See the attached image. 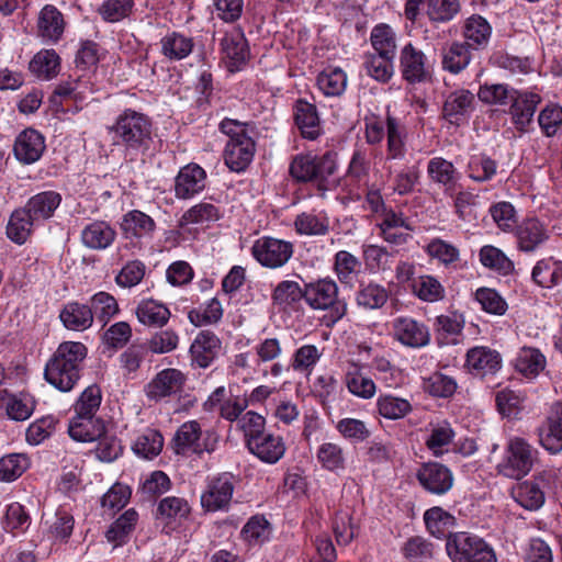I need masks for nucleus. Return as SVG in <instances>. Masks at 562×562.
<instances>
[{
    "label": "nucleus",
    "mask_w": 562,
    "mask_h": 562,
    "mask_svg": "<svg viewBox=\"0 0 562 562\" xmlns=\"http://www.w3.org/2000/svg\"><path fill=\"white\" fill-rule=\"evenodd\" d=\"M463 35L469 46L480 48L488 43L492 26L483 16L471 15L464 22Z\"/></svg>",
    "instance_id": "nucleus-44"
},
{
    "label": "nucleus",
    "mask_w": 562,
    "mask_h": 562,
    "mask_svg": "<svg viewBox=\"0 0 562 562\" xmlns=\"http://www.w3.org/2000/svg\"><path fill=\"white\" fill-rule=\"evenodd\" d=\"M255 150V142L250 136L241 140H228L224 151L225 164L233 171H244L251 162Z\"/></svg>",
    "instance_id": "nucleus-21"
},
{
    "label": "nucleus",
    "mask_w": 562,
    "mask_h": 562,
    "mask_svg": "<svg viewBox=\"0 0 562 562\" xmlns=\"http://www.w3.org/2000/svg\"><path fill=\"white\" fill-rule=\"evenodd\" d=\"M66 22L63 13L53 4L44 5L37 16V36L46 44H56L63 37Z\"/></svg>",
    "instance_id": "nucleus-14"
},
{
    "label": "nucleus",
    "mask_w": 562,
    "mask_h": 562,
    "mask_svg": "<svg viewBox=\"0 0 562 562\" xmlns=\"http://www.w3.org/2000/svg\"><path fill=\"white\" fill-rule=\"evenodd\" d=\"M114 142L125 148L126 153H137L148 147L151 139V121L147 115L133 109L120 113L110 127Z\"/></svg>",
    "instance_id": "nucleus-2"
},
{
    "label": "nucleus",
    "mask_w": 562,
    "mask_h": 562,
    "mask_svg": "<svg viewBox=\"0 0 562 562\" xmlns=\"http://www.w3.org/2000/svg\"><path fill=\"white\" fill-rule=\"evenodd\" d=\"M138 514L135 509H127L122 514L108 529L105 537L113 547H119L128 540L130 535L135 528Z\"/></svg>",
    "instance_id": "nucleus-45"
},
{
    "label": "nucleus",
    "mask_w": 562,
    "mask_h": 562,
    "mask_svg": "<svg viewBox=\"0 0 562 562\" xmlns=\"http://www.w3.org/2000/svg\"><path fill=\"white\" fill-rule=\"evenodd\" d=\"M87 355L88 349L80 341L59 344L45 364L46 382L60 392L71 391L80 379L81 363Z\"/></svg>",
    "instance_id": "nucleus-1"
},
{
    "label": "nucleus",
    "mask_w": 562,
    "mask_h": 562,
    "mask_svg": "<svg viewBox=\"0 0 562 562\" xmlns=\"http://www.w3.org/2000/svg\"><path fill=\"white\" fill-rule=\"evenodd\" d=\"M403 79L411 86L422 82V52L411 43L406 44L400 56Z\"/></svg>",
    "instance_id": "nucleus-40"
},
{
    "label": "nucleus",
    "mask_w": 562,
    "mask_h": 562,
    "mask_svg": "<svg viewBox=\"0 0 562 562\" xmlns=\"http://www.w3.org/2000/svg\"><path fill=\"white\" fill-rule=\"evenodd\" d=\"M541 98L533 92H519L516 90L515 98L510 103V114L514 124L520 131H525L531 123L537 105Z\"/></svg>",
    "instance_id": "nucleus-23"
},
{
    "label": "nucleus",
    "mask_w": 562,
    "mask_h": 562,
    "mask_svg": "<svg viewBox=\"0 0 562 562\" xmlns=\"http://www.w3.org/2000/svg\"><path fill=\"white\" fill-rule=\"evenodd\" d=\"M234 483L228 474H221L207 481L201 494V506L204 510L215 513L227 510L233 498Z\"/></svg>",
    "instance_id": "nucleus-10"
},
{
    "label": "nucleus",
    "mask_w": 562,
    "mask_h": 562,
    "mask_svg": "<svg viewBox=\"0 0 562 562\" xmlns=\"http://www.w3.org/2000/svg\"><path fill=\"white\" fill-rule=\"evenodd\" d=\"M36 221L25 207L16 209L9 217L5 233L8 238L16 245H23L33 233Z\"/></svg>",
    "instance_id": "nucleus-29"
},
{
    "label": "nucleus",
    "mask_w": 562,
    "mask_h": 562,
    "mask_svg": "<svg viewBox=\"0 0 562 562\" xmlns=\"http://www.w3.org/2000/svg\"><path fill=\"white\" fill-rule=\"evenodd\" d=\"M30 467V460L23 453H10L0 459V481L13 482Z\"/></svg>",
    "instance_id": "nucleus-61"
},
{
    "label": "nucleus",
    "mask_w": 562,
    "mask_h": 562,
    "mask_svg": "<svg viewBox=\"0 0 562 562\" xmlns=\"http://www.w3.org/2000/svg\"><path fill=\"white\" fill-rule=\"evenodd\" d=\"M223 316V307L221 302L213 297L189 312V321L195 326L217 323Z\"/></svg>",
    "instance_id": "nucleus-63"
},
{
    "label": "nucleus",
    "mask_w": 562,
    "mask_h": 562,
    "mask_svg": "<svg viewBox=\"0 0 562 562\" xmlns=\"http://www.w3.org/2000/svg\"><path fill=\"white\" fill-rule=\"evenodd\" d=\"M546 363V357L532 347H522L515 359L516 370L527 379H535L544 370Z\"/></svg>",
    "instance_id": "nucleus-38"
},
{
    "label": "nucleus",
    "mask_w": 562,
    "mask_h": 562,
    "mask_svg": "<svg viewBox=\"0 0 562 562\" xmlns=\"http://www.w3.org/2000/svg\"><path fill=\"white\" fill-rule=\"evenodd\" d=\"M221 45L225 58L229 60L231 70L238 69L249 57L247 41L240 32L226 34Z\"/></svg>",
    "instance_id": "nucleus-35"
},
{
    "label": "nucleus",
    "mask_w": 562,
    "mask_h": 562,
    "mask_svg": "<svg viewBox=\"0 0 562 562\" xmlns=\"http://www.w3.org/2000/svg\"><path fill=\"white\" fill-rule=\"evenodd\" d=\"M540 445L550 453L562 451V402L554 403L538 429Z\"/></svg>",
    "instance_id": "nucleus-13"
},
{
    "label": "nucleus",
    "mask_w": 562,
    "mask_h": 562,
    "mask_svg": "<svg viewBox=\"0 0 562 562\" xmlns=\"http://www.w3.org/2000/svg\"><path fill=\"white\" fill-rule=\"evenodd\" d=\"M532 279L543 288L562 282V261L553 257L539 260L532 269Z\"/></svg>",
    "instance_id": "nucleus-43"
},
{
    "label": "nucleus",
    "mask_w": 562,
    "mask_h": 562,
    "mask_svg": "<svg viewBox=\"0 0 562 562\" xmlns=\"http://www.w3.org/2000/svg\"><path fill=\"white\" fill-rule=\"evenodd\" d=\"M316 458L318 463L327 471L339 472L345 469V452L337 443H322L317 449Z\"/></svg>",
    "instance_id": "nucleus-56"
},
{
    "label": "nucleus",
    "mask_w": 562,
    "mask_h": 562,
    "mask_svg": "<svg viewBox=\"0 0 562 562\" xmlns=\"http://www.w3.org/2000/svg\"><path fill=\"white\" fill-rule=\"evenodd\" d=\"M370 42L375 54L382 56L395 57L396 53V33L385 23L376 24L370 33Z\"/></svg>",
    "instance_id": "nucleus-50"
},
{
    "label": "nucleus",
    "mask_w": 562,
    "mask_h": 562,
    "mask_svg": "<svg viewBox=\"0 0 562 562\" xmlns=\"http://www.w3.org/2000/svg\"><path fill=\"white\" fill-rule=\"evenodd\" d=\"M193 46L192 37L176 31L168 32L160 40V52L170 61L184 59L192 53Z\"/></svg>",
    "instance_id": "nucleus-30"
},
{
    "label": "nucleus",
    "mask_w": 562,
    "mask_h": 562,
    "mask_svg": "<svg viewBox=\"0 0 562 562\" xmlns=\"http://www.w3.org/2000/svg\"><path fill=\"white\" fill-rule=\"evenodd\" d=\"M218 442V436L212 430L203 431L196 420L183 423L173 436V446L177 454L215 451Z\"/></svg>",
    "instance_id": "nucleus-5"
},
{
    "label": "nucleus",
    "mask_w": 562,
    "mask_h": 562,
    "mask_svg": "<svg viewBox=\"0 0 562 562\" xmlns=\"http://www.w3.org/2000/svg\"><path fill=\"white\" fill-rule=\"evenodd\" d=\"M463 328L464 318L457 312L439 315L434 323L435 337L441 346L459 344Z\"/></svg>",
    "instance_id": "nucleus-22"
},
{
    "label": "nucleus",
    "mask_w": 562,
    "mask_h": 562,
    "mask_svg": "<svg viewBox=\"0 0 562 562\" xmlns=\"http://www.w3.org/2000/svg\"><path fill=\"white\" fill-rule=\"evenodd\" d=\"M364 366L355 359H348L342 368L344 383L350 394L362 400H371L376 394L375 382L363 374Z\"/></svg>",
    "instance_id": "nucleus-12"
},
{
    "label": "nucleus",
    "mask_w": 562,
    "mask_h": 562,
    "mask_svg": "<svg viewBox=\"0 0 562 562\" xmlns=\"http://www.w3.org/2000/svg\"><path fill=\"white\" fill-rule=\"evenodd\" d=\"M206 172L196 164L182 167L175 179V195L188 200L199 194L205 188Z\"/></svg>",
    "instance_id": "nucleus-16"
},
{
    "label": "nucleus",
    "mask_w": 562,
    "mask_h": 562,
    "mask_svg": "<svg viewBox=\"0 0 562 562\" xmlns=\"http://www.w3.org/2000/svg\"><path fill=\"white\" fill-rule=\"evenodd\" d=\"M295 123L304 138L316 139L322 132L316 106L305 100H297L294 108Z\"/></svg>",
    "instance_id": "nucleus-27"
},
{
    "label": "nucleus",
    "mask_w": 562,
    "mask_h": 562,
    "mask_svg": "<svg viewBox=\"0 0 562 562\" xmlns=\"http://www.w3.org/2000/svg\"><path fill=\"white\" fill-rule=\"evenodd\" d=\"M246 447L252 456L267 464H276L286 451L284 439L267 431L252 439Z\"/></svg>",
    "instance_id": "nucleus-15"
},
{
    "label": "nucleus",
    "mask_w": 562,
    "mask_h": 562,
    "mask_svg": "<svg viewBox=\"0 0 562 562\" xmlns=\"http://www.w3.org/2000/svg\"><path fill=\"white\" fill-rule=\"evenodd\" d=\"M134 8L135 0H104L98 13L105 22L117 23L130 18Z\"/></svg>",
    "instance_id": "nucleus-59"
},
{
    "label": "nucleus",
    "mask_w": 562,
    "mask_h": 562,
    "mask_svg": "<svg viewBox=\"0 0 562 562\" xmlns=\"http://www.w3.org/2000/svg\"><path fill=\"white\" fill-rule=\"evenodd\" d=\"M330 221L326 212H302L294 220V228L299 235L323 236L329 232Z\"/></svg>",
    "instance_id": "nucleus-34"
},
{
    "label": "nucleus",
    "mask_w": 562,
    "mask_h": 562,
    "mask_svg": "<svg viewBox=\"0 0 562 562\" xmlns=\"http://www.w3.org/2000/svg\"><path fill=\"white\" fill-rule=\"evenodd\" d=\"M190 513L191 506L184 497L167 496L157 506V518L167 525L187 519Z\"/></svg>",
    "instance_id": "nucleus-36"
},
{
    "label": "nucleus",
    "mask_w": 562,
    "mask_h": 562,
    "mask_svg": "<svg viewBox=\"0 0 562 562\" xmlns=\"http://www.w3.org/2000/svg\"><path fill=\"white\" fill-rule=\"evenodd\" d=\"M121 227L127 235L146 237L153 235L156 229V223L146 213L133 210L123 216Z\"/></svg>",
    "instance_id": "nucleus-46"
},
{
    "label": "nucleus",
    "mask_w": 562,
    "mask_h": 562,
    "mask_svg": "<svg viewBox=\"0 0 562 562\" xmlns=\"http://www.w3.org/2000/svg\"><path fill=\"white\" fill-rule=\"evenodd\" d=\"M446 551L451 562H497V554L484 538L458 531L449 533Z\"/></svg>",
    "instance_id": "nucleus-3"
},
{
    "label": "nucleus",
    "mask_w": 562,
    "mask_h": 562,
    "mask_svg": "<svg viewBox=\"0 0 562 562\" xmlns=\"http://www.w3.org/2000/svg\"><path fill=\"white\" fill-rule=\"evenodd\" d=\"M394 337L404 346L418 348L422 346L419 324L409 317H398L393 322Z\"/></svg>",
    "instance_id": "nucleus-53"
},
{
    "label": "nucleus",
    "mask_w": 562,
    "mask_h": 562,
    "mask_svg": "<svg viewBox=\"0 0 562 562\" xmlns=\"http://www.w3.org/2000/svg\"><path fill=\"white\" fill-rule=\"evenodd\" d=\"M138 322L149 327H162L170 318L169 308L153 299L142 300L135 310Z\"/></svg>",
    "instance_id": "nucleus-32"
},
{
    "label": "nucleus",
    "mask_w": 562,
    "mask_h": 562,
    "mask_svg": "<svg viewBox=\"0 0 562 562\" xmlns=\"http://www.w3.org/2000/svg\"><path fill=\"white\" fill-rule=\"evenodd\" d=\"M474 95L469 90L460 89L452 92L446 100L443 112L445 115L457 121L459 115H465L473 105Z\"/></svg>",
    "instance_id": "nucleus-60"
},
{
    "label": "nucleus",
    "mask_w": 562,
    "mask_h": 562,
    "mask_svg": "<svg viewBox=\"0 0 562 562\" xmlns=\"http://www.w3.org/2000/svg\"><path fill=\"white\" fill-rule=\"evenodd\" d=\"M187 375L179 369L168 368L159 371L145 386L149 401L159 402L182 392Z\"/></svg>",
    "instance_id": "nucleus-9"
},
{
    "label": "nucleus",
    "mask_w": 562,
    "mask_h": 562,
    "mask_svg": "<svg viewBox=\"0 0 562 562\" xmlns=\"http://www.w3.org/2000/svg\"><path fill=\"white\" fill-rule=\"evenodd\" d=\"M304 299V289L296 281L283 280L276 286L272 301L276 305L286 308Z\"/></svg>",
    "instance_id": "nucleus-64"
},
{
    "label": "nucleus",
    "mask_w": 562,
    "mask_h": 562,
    "mask_svg": "<svg viewBox=\"0 0 562 562\" xmlns=\"http://www.w3.org/2000/svg\"><path fill=\"white\" fill-rule=\"evenodd\" d=\"M60 68V58L54 49H42L31 59L30 71L41 79L56 77Z\"/></svg>",
    "instance_id": "nucleus-41"
},
{
    "label": "nucleus",
    "mask_w": 562,
    "mask_h": 562,
    "mask_svg": "<svg viewBox=\"0 0 562 562\" xmlns=\"http://www.w3.org/2000/svg\"><path fill=\"white\" fill-rule=\"evenodd\" d=\"M389 300L387 290L375 282L360 283L356 292V303L363 310L381 308Z\"/></svg>",
    "instance_id": "nucleus-42"
},
{
    "label": "nucleus",
    "mask_w": 562,
    "mask_h": 562,
    "mask_svg": "<svg viewBox=\"0 0 562 562\" xmlns=\"http://www.w3.org/2000/svg\"><path fill=\"white\" fill-rule=\"evenodd\" d=\"M162 447L164 438L161 434L156 429L147 428L136 437L132 449L135 454L150 460L161 452Z\"/></svg>",
    "instance_id": "nucleus-48"
},
{
    "label": "nucleus",
    "mask_w": 562,
    "mask_h": 562,
    "mask_svg": "<svg viewBox=\"0 0 562 562\" xmlns=\"http://www.w3.org/2000/svg\"><path fill=\"white\" fill-rule=\"evenodd\" d=\"M537 450L525 439L512 438L507 446L506 456L498 463L497 470L501 474L510 479H521L532 469Z\"/></svg>",
    "instance_id": "nucleus-6"
},
{
    "label": "nucleus",
    "mask_w": 562,
    "mask_h": 562,
    "mask_svg": "<svg viewBox=\"0 0 562 562\" xmlns=\"http://www.w3.org/2000/svg\"><path fill=\"white\" fill-rule=\"evenodd\" d=\"M69 436L80 442H91L104 434V425L99 418L75 415L68 426Z\"/></svg>",
    "instance_id": "nucleus-31"
},
{
    "label": "nucleus",
    "mask_w": 562,
    "mask_h": 562,
    "mask_svg": "<svg viewBox=\"0 0 562 562\" xmlns=\"http://www.w3.org/2000/svg\"><path fill=\"white\" fill-rule=\"evenodd\" d=\"M60 202L61 196L59 193L55 191H44L32 196L24 207L37 222L52 217Z\"/></svg>",
    "instance_id": "nucleus-37"
},
{
    "label": "nucleus",
    "mask_w": 562,
    "mask_h": 562,
    "mask_svg": "<svg viewBox=\"0 0 562 562\" xmlns=\"http://www.w3.org/2000/svg\"><path fill=\"white\" fill-rule=\"evenodd\" d=\"M46 148L44 136L33 128L22 131L15 138L13 154L23 165L36 162Z\"/></svg>",
    "instance_id": "nucleus-18"
},
{
    "label": "nucleus",
    "mask_w": 562,
    "mask_h": 562,
    "mask_svg": "<svg viewBox=\"0 0 562 562\" xmlns=\"http://www.w3.org/2000/svg\"><path fill=\"white\" fill-rule=\"evenodd\" d=\"M454 436L451 424L446 419H438L429 423L425 443L434 457H441L450 450Z\"/></svg>",
    "instance_id": "nucleus-25"
},
{
    "label": "nucleus",
    "mask_w": 562,
    "mask_h": 562,
    "mask_svg": "<svg viewBox=\"0 0 562 562\" xmlns=\"http://www.w3.org/2000/svg\"><path fill=\"white\" fill-rule=\"evenodd\" d=\"M454 522V517L441 507H432L424 513V524L436 538L446 537Z\"/></svg>",
    "instance_id": "nucleus-52"
},
{
    "label": "nucleus",
    "mask_w": 562,
    "mask_h": 562,
    "mask_svg": "<svg viewBox=\"0 0 562 562\" xmlns=\"http://www.w3.org/2000/svg\"><path fill=\"white\" fill-rule=\"evenodd\" d=\"M516 90L504 83L483 85L477 91L479 99L488 105H507L515 98Z\"/></svg>",
    "instance_id": "nucleus-57"
},
{
    "label": "nucleus",
    "mask_w": 562,
    "mask_h": 562,
    "mask_svg": "<svg viewBox=\"0 0 562 562\" xmlns=\"http://www.w3.org/2000/svg\"><path fill=\"white\" fill-rule=\"evenodd\" d=\"M453 474L446 465L434 462L424 464V488L431 494L442 495L451 490Z\"/></svg>",
    "instance_id": "nucleus-28"
},
{
    "label": "nucleus",
    "mask_w": 562,
    "mask_h": 562,
    "mask_svg": "<svg viewBox=\"0 0 562 562\" xmlns=\"http://www.w3.org/2000/svg\"><path fill=\"white\" fill-rule=\"evenodd\" d=\"M323 356L315 345H303L295 350L291 359V367L301 373H311Z\"/></svg>",
    "instance_id": "nucleus-62"
},
{
    "label": "nucleus",
    "mask_w": 562,
    "mask_h": 562,
    "mask_svg": "<svg viewBox=\"0 0 562 562\" xmlns=\"http://www.w3.org/2000/svg\"><path fill=\"white\" fill-rule=\"evenodd\" d=\"M360 260L347 250H340L334 258V271L342 284L352 285L360 272Z\"/></svg>",
    "instance_id": "nucleus-51"
},
{
    "label": "nucleus",
    "mask_w": 562,
    "mask_h": 562,
    "mask_svg": "<svg viewBox=\"0 0 562 562\" xmlns=\"http://www.w3.org/2000/svg\"><path fill=\"white\" fill-rule=\"evenodd\" d=\"M338 285L330 278L310 282L304 286V300L313 310L330 312L333 322L341 319L347 313V303L338 297Z\"/></svg>",
    "instance_id": "nucleus-4"
},
{
    "label": "nucleus",
    "mask_w": 562,
    "mask_h": 562,
    "mask_svg": "<svg viewBox=\"0 0 562 562\" xmlns=\"http://www.w3.org/2000/svg\"><path fill=\"white\" fill-rule=\"evenodd\" d=\"M378 226L383 239L394 245L404 244L409 237V232L414 229L411 222L393 211L383 213L382 220Z\"/></svg>",
    "instance_id": "nucleus-24"
},
{
    "label": "nucleus",
    "mask_w": 562,
    "mask_h": 562,
    "mask_svg": "<svg viewBox=\"0 0 562 562\" xmlns=\"http://www.w3.org/2000/svg\"><path fill=\"white\" fill-rule=\"evenodd\" d=\"M375 406L379 415L390 420L404 418L412 411L409 401L392 394L379 395Z\"/></svg>",
    "instance_id": "nucleus-49"
},
{
    "label": "nucleus",
    "mask_w": 562,
    "mask_h": 562,
    "mask_svg": "<svg viewBox=\"0 0 562 562\" xmlns=\"http://www.w3.org/2000/svg\"><path fill=\"white\" fill-rule=\"evenodd\" d=\"M294 247L291 241L263 236L258 238L252 247L251 255L262 266L269 269L283 267L293 256Z\"/></svg>",
    "instance_id": "nucleus-7"
},
{
    "label": "nucleus",
    "mask_w": 562,
    "mask_h": 562,
    "mask_svg": "<svg viewBox=\"0 0 562 562\" xmlns=\"http://www.w3.org/2000/svg\"><path fill=\"white\" fill-rule=\"evenodd\" d=\"M517 247L524 252H533L549 239V231L538 218H527L516 227Z\"/></svg>",
    "instance_id": "nucleus-19"
},
{
    "label": "nucleus",
    "mask_w": 562,
    "mask_h": 562,
    "mask_svg": "<svg viewBox=\"0 0 562 562\" xmlns=\"http://www.w3.org/2000/svg\"><path fill=\"white\" fill-rule=\"evenodd\" d=\"M370 162L367 155L357 149L353 151L348 169L339 186L351 199L359 200L369 184Z\"/></svg>",
    "instance_id": "nucleus-8"
},
{
    "label": "nucleus",
    "mask_w": 562,
    "mask_h": 562,
    "mask_svg": "<svg viewBox=\"0 0 562 562\" xmlns=\"http://www.w3.org/2000/svg\"><path fill=\"white\" fill-rule=\"evenodd\" d=\"M4 405L8 416L18 422L30 418L35 408V402L27 393L8 395Z\"/></svg>",
    "instance_id": "nucleus-58"
},
{
    "label": "nucleus",
    "mask_w": 562,
    "mask_h": 562,
    "mask_svg": "<svg viewBox=\"0 0 562 562\" xmlns=\"http://www.w3.org/2000/svg\"><path fill=\"white\" fill-rule=\"evenodd\" d=\"M347 74L339 67H328L317 76V86L327 97L341 95L347 88Z\"/></svg>",
    "instance_id": "nucleus-47"
},
{
    "label": "nucleus",
    "mask_w": 562,
    "mask_h": 562,
    "mask_svg": "<svg viewBox=\"0 0 562 562\" xmlns=\"http://www.w3.org/2000/svg\"><path fill=\"white\" fill-rule=\"evenodd\" d=\"M512 495L517 504L529 510H536L544 503L543 492L537 484L528 481L518 484Z\"/></svg>",
    "instance_id": "nucleus-54"
},
{
    "label": "nucleus",
    "mask_w": 562,
    "mask_h": 562,
    "mask_svg": "<svg viewBox=\"0 0 562 562\" xmlns=\"http://www.w3.org/2000/svg\"><path fill=\"white\" fill-rule=\"evenodd\" d=\"M115 236V231L108 223L97 221L82 229L81 241L90 249L101 250L111 246Z\"/></svg>",
    "instance_id": "nucleus-33"
},
{
    "label": "nucleus",
    "mask_w": 562,
    "mask_h": 562,
    "mask_svg": "<svg viewBox=\"0 0 562 562\" xmlns=\"http://www.w3.org/2000/svg\"><path fill=\"white\" fill-rule=\"evenodd\" d=\"M59 319L65 328L75 331H85L93 324L91 308L88 304L77 301H70L64 305L59 312Z\"/></svg>",
    "instance_id": "nucleus-26"
},
{
    "label": "nucleus",
    "mask_w": 562,
    "mask_h": 562,
    "mask_svg": "<svg viewBox=\"0 0 562 562\" xmlns=\"http://www.w3.org/2000/svg\"><path fill=\"white\" fill-rule=\"evenodd\" d=\"M222 348L221 339L211 330H201L190 346L192 364L205 369L212 364Z\"/></svg>",
    "instance_id": "nucleus-17"
},
{
    "label": "nucleus",
    "mask_w": 562,
    "mask_h": 562,
    "mask_svg": "<svg viewBox=\"0 0 562 562\" xmlns=\"http://www.w3.org/2000/svg\"><path fill=\"white\" fill-rule=\"evenodd\" d=\"M314 165L311 181L316 184L319 191L324 193L339 186L340 182L336 177L338 170L336 154L328 151L322 156H316Z\"/></svg>",
    "instance_id": "nucleus-20"
},
{
    "label": "nucleus",
    "mask_w": 562,
    "mask_h": 562,
    "mask_svg": "<svg viewBox=\"0 0 562 562\" xmlns=\"http://www.w3.org/2000/svg\"><path fill=\"white\" fill-rule=\"evenodd\" d=\"M394 57L382 56V54H367L364 56V69L367 74L380 82H387L394 72Z\"/></svg>",
    "instance_id": "nucleus-55"
},
{
    "label": "nucleus",
    "mask_w": 562,
    "mask_h": 562,
    "mask_svg": "<svg viewBox=\"0 0 562 562\" xmlns=\"http://www.w3.org/2000/svg\"><path fill=\"white\" fill-rule=\"evenodd\" d=\"M464 368L473 375L495 374L502 368V356L487 346H475L467 351Z\"/></svg>",
    "instance_id": "nucleus-11"
},
{
    "label": "nucleus",
    "mask_w": 562,
    "mask_h": 562,
    "mask_svg": "<svg viewBox=\"0 0 562 562\" xmlns=\"http://www.w3.org/2000/svg\"><path fill=\"white\" fill-rule=\"evenodd\" d=\"M88 306L91 308L92 319L97 318L102 326H105L120 313L116 299L105 291L94 293L90 297Z\"/></svg>",
    "instance_id": "nucleus-39"
}]
</instances>
